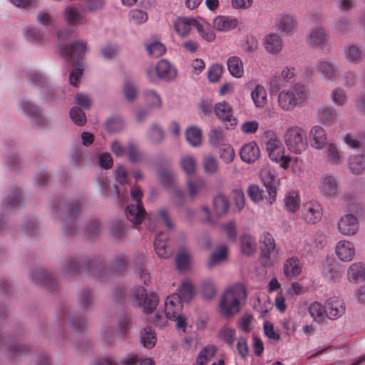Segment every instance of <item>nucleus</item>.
<instances>
[{
  "instance_id": "obj_56",
  "label": "nucleus",
  "mask_w": 365,
  "mask_h": 365,
  "mask_svg": "<svg viewBox=\"0 0 365 365\" xmlns=\"http://www.w3.org/2000/svg\"><path fill=\"white\" fill-rule=\"evenodd\" d=\"M129 233V227L123 222H119L115 224V242L125 240Z\"/></svg>"
},
{
  "instance_id": "obj_60",
  "label": "nucleus",
  "mask_w": 365,
  "mask_h": 365,
  "mask_svg": "<svg viewBox=\"0 0 365 365\" xmlns=\"http://www.w3.org/2000/svg\"><path fill=\"white\" fill-rule=\"evenodd\" d=\"M70 117L78 125H83L86 122V117L83 110L78 108H72L70 110Z\"/></svg>"
},
{
  "instance_id": "obj_58",
  "label": "nucleus",
  "mask_w": 365,
  "mask_h": 365,
  "mask_svg": "<svg viewBox=\"0 0 365 365\" xmlns=\"http://www.w3.org/2000/svg\"><path fill=\"white\" fill-rule=\"evenodd\" d=\"M223 69V66L221 64L212 65L209 68L207 73L209 81L213 83L219 81L222 75Z\"/></svg>"
},
{
  "instance_id": "obj_54",
  "label": "nucleus",
  "mask_w": 365,
  "mask_h": 365,
  "mask_svg": "<svg viewBox=\"0 0 365 365\" xmlns=\"http://www.w3.org/2000/svg\"><path fill=\"white\" fill-rule=\"evenodd\" d=\"M146 49L150 56L158 58L163 56L165 51V46L160 42L155 41L146 45Z\"/></svg>"
},
{
  "instance_id": "obj_18",
  "label": "nucleus",
  "mask_w": 365,
  "mask_h": 365,
  "mask_svg": "<svg viewBox=\"0 0 365 365\" xmlns=\"http://www.w3.org/2000/svg\"><path fill=\"white\" fill-rule=\"evenodd\" d=\"M182 308V302L179 300L177 294L168 296L165 301V313L166 317L173 318L181 313Z\"/></svg>"
},
{
  "instance_id": "obj_49",
  "label": "nucleus",
  "mask_w": 365,
  "mask_h": 365,
  "mask_svg": "<svg viewBox=\"0 0 365 365\" xmlns=\"http://www.w3.org/2000/svg\"><path fill=\"white\" fill-rule=\"evenodd\" d=\"M323 273L327 279L335 282L341 278V272L339 264L336 262H334L324 267Z\"/></svg>"
},
{
  "instance_id": "obj_22",
  "label": "nucleus",
  "mask_w": 365,
  "mask_h": 365,
  "mask_svg": "<svg viewBox=\"0 0 365 365\" xmlns=\"http://www.w3.org/2000/svg\"><path fill=\"white\" fill-rule=\"evenodd\" d=\"M154 247L156 254L160 258H169L173 255V250L169 247L167 243V237L160 233L154 240Z\"/></svg>"
},
{
  "instance_id": "obj_17",
  "label": "nucleus",
  "mask_w": 365,
  "mask_h": 365,
  "mask_svg": "<svg viewBox=\"0 0 365 365\" xmlns=\"http://www.w3.org/2000/svg\"><path fill=\"white\" fill-rule=\"evenodd\" d=\"M240 155L242 161L247 163H252L259 158V148L256 143L250 142L242 147Z\"/></svg>"
},
{
  "instance_id": "obj_21",
  "label": "nucleus",
  "mask_w": 365,
  "mask_h": 365,
  "mask_svg": "<svg viewBox=\"0 0 365 365\" xmlns=\"http://www.w3.org/2000/svg\"><path fill=\"white\" fill-rule=\"evenodd\" d=\"M250 95L255 107L264 108L267 106L268 102L267 92L262 85H255L252 88Z\"/></svg>"
},
{
  "instance_id": "obj_62",
  "label": "nucleus",
  "mask_w": 365,
  "mask_h": 365,
  "mask_svg": "<svg viewBox=\"0 0 365 365\" xmlns=\"http://www.w3.org/2000/svg\"><path fill=\"white\" fill-rule=\"evenodd\" d=\"M248 195L252 201L258 202L264 198V190L258 185H252L248 188Z\"/></svg>"
},
{
  "instance_id": "obj_61",
  "label": "nucleus",
  "mask_w": 365,
  "mask_h": 365,
  "mask_svg": "<svg viewBox=\"0 0 365 365\" xmlns=\"http://www.w3.org/2000/svg\"><path fill=\"white\" fill-rule=\"evenodd\" d=\"M123 93L128 101H132L138 95V88L133 83L127 81L123 86Z\"/></svg>"
},
{
  "instance_id": "obj_10",
  "label": "nucleus",
  "mask_w": 365,
  "mask_h": 365,
  "mask_svg": "<svg viewBox=\"0 0 365 365\" xmlns=\"http://www.w3.org/2000/svg\"><path fill=\"white\" fill-rule=\"evenodd\" d=\"M89 46L87 42L78 39L73 42L70 46H66L63 50V55L69 61H73V58L77 59L83 58L88 51Z\"/></svg>"
},
{
  "instance_id": "obj_12",
  "label": "nucleus",
  "mask_w": 365,
  "mask_h": 365,
  "mask_svg": "<svg viewBox=\"0 0 365 365\" xmlns=\"http://www.w3.org/2000/svg\"><path fill=\"white\" fill-rule=\"evenodd\" d=\"M277 21L278 30L285 34L292 35L298 29L294 16L284 13L278 16Z\"/></svg>"
},
{
  "instance_id": "obj_23",
  "label": "nucleus",
  "mask_w": 365,
  "mask_h": 365,
  "mask_svg": "<svg viewBox=\"0 0 365 365\" xmlns=\"http://www.w3.org/2000/svg\"><path fill=\"white\" fill-rule=\"evenodd\" d=\"M197 21L193 18L179 17L174 21V27L179 36L185 37L190 34L192 26L195 27Z\"/></svg>"
},
{
  "instance_id": "obj_16",
  "label": "nucleus",
  "mask_w": 365,
  "mask_h": 365,
  "mask_svg": "<svg viewBox=\"0 0 365 365\" xmlns=\"http://www.w3.org/2000/svg\"><path fill=\"white\" fill-rule=\"evenodd\" d=\"M319 188L320 192L326 197H334L339 194L337 182L331 175H325L322 178Z\"/></svg>"
},
{
  "instance_id": "obj_46",
  "label": "nucleus",
  "mask_w": 365,
  "mask_h": 365,
  "mask_svg": "<svg viewBox=\"0 0 365 365\" xmlns=\"http://www.w3.org/2000/svg\"><path fill=\"white\" fill-rule=\"evenodd\" d=\"M193 294V287L190 282H182L180 287H179L178 292L174 294H177L179 297V300L180 302L190 301L192 297Z\"/></svg>"
},
{
  "instance_id": "obj_27",
  "label": "nucleus",
  "mask_w": 365,
  "mask_h": 365,
  "mask_svg": "<svg viewBox=\"0 0 365 365\" xmlns=\"http://www.w3.org/2000/svg\"><path fill=\"white\" fill-rule=\"evenodd\" d=\"M131 317L128 313H122L118 315L115 325V336L124 338L127 336L130 327Z\"/></svg>"
},
{
  "instance_id": "obj_33",
  "label": "nucleus",
  "mask_w": 365,
  "mask_h": 365,
  "mask_svg": "<svg viewBox=\"0 0 365 365\" xmlns=\"http://www.w3.org/2000/svg\"><path fill=\"white\" fill-rule=\"evenodd\" d=\"M140 339L143 346L152 349L157 341L156 334L150 327H145L140 333Z\"/></svg>"
},
{
  "instance_id": "obj_31",
  "label": "nucleus",
  "mask_w": 365,
  "mask_h": 365,
  "mask_svg": "<svg viewBox=\"0 0 365 365\" xmlns=\"http://www.w3.org/2000/svg\"><path fill=\"white\" fill-rule=\"evenodd\" d=\"M227 66L232 76L240 78L244 75V64L240 57L237 56L229 57L227 60Z\"/></svg>"
},
{
  "instance_id": "obj_41",
  "label": "nucleus",
  "mask_w": 365,
  "mask_h": 365,
  "mask_svg": "<svg viewBox=\"0 0 365 365\" xmlns=\"http://www.w3.org/2000/svg\"><path fill=\"white\" fill-rule=\"evenodd\" d=\"M268 155L272 161L279 163L282 168L286 169L289 167L291 158L284 155V150L283 147Z\"/></svg>"
},
{
  "instance_id": "obj_1",
  "label": "nucleus",
  "mask_w": 365,
  "mask_h": 365,
  "mask_svg": "<svg viewBox=\"0 0 365 365\" xmlns=\"http://www.w3.org/2000/svg\"><path fill=\"white\" fill-rule=\"evenodd\" d=\"M247 297L243 285L237 284L227 288L220 296L218 303L219 313L232 318L240 312L241 302Z\"/></svg>"
},
{
  "instance_id": "obj_64",
  "label": "nucleus",
  "mask_w": 365,
  "mask_h": 365,
  "mask_svg": "<svg viewBox=\"0 0 365 365\" xmlns=\"http://www.w3.org/2000/svg\"><path fill=\"white\" fill-rule=\"evenodd\" d=\"M232 198L235 207L237 211H241L245 205V198L243 192L240 189L234 190L232 192Z\"/></svg>"
},
{
  "instance_id": "obj_42",
  "label": "nucleus",
  "mask_w": 365,
  "mask_h": 365,
  "mask_svg": "<svg viewBox=\"0 0 365 365\" xmlns=\"http://www.w3.org/2000/svg\"><path fill=\"white\" fill-rule=\"evenodd\" d=\"M284 202L287 209L291 212H294L299 208L300 200L297 192L292 191L288 192L284 197Z\"/></svg>"
},
{
  "instance_id": "obj_8",
  "label": "nucleus",
  "mask_w": 365,
  "mask_h": 365,
  "mask_svg": "<svg viewBox=\"0 0 365 365\" xmlns=\"http://www.w3.org/2000/svg\"><path fill=\"white\" fill-rule=\"evenodd\" d=\"M322 216L323 208L319 202L310 200L303 205L302 217L306 223L315 225L322 220Z\"/></svg>"
},
{
  "instance_id": "obj_28",
  "label": "nucleus",
  "mask_w": 365,
  "mask_h": 365,
  "mask_svg": "<svg viewBox=\"0 0 365 365\" xmlns=\"http://www.w3.org/2000/svg\"><path fill=\"white\" fill-rule=\"evenodd\" d=\"M63 16L66 22L72 26H78L85 21V17L76 6H70L65 9Z\"/></svg>"
},
{
  "instance_id": "obj_5",
  "label": "nucleus",
  "mask_w": 365,
  "mask_h": 365,
  "mask_svg": "<svg viewBox=\"0 0 365 365\" xmlns=\"http://www.w3.org/2000/svg\"><path fill=\"white\" fill-rule=\"evenodd\" d=\"M259 177L269 195L266 200L271 205L276 200L277 187L279 185L277 172L274 168L265 167L261 170Z\"/></svg>"
},
{
  "instance_id": "obj_34",
  "label": "nucleus",
  "mask_w": 365,
  "mask_h": 365,
  "mask_svg": "<svg viewBox=\"0 0 365 365\" xmlns=\"http://www.w3.org/2000/svg\"><path fill=\"white\" fill-rule=\"evenodd\" d=\"M216 115L224 121L230 122L233 118L232 108L227 102L217 103L214 108Z\"/></svg>"
},
{
  "instance_id": "obj_19",
  "label": "nucleus",
  "mask_w": 365,
  "mask_h": 365,
  "mask_svg": "<svg viewBox=\"0 0 365 365\" xmlns=\"http://www.w3.org/2000/svg\"><path fill=\"white\" fill-rule=\"evenodd\" d=\"M317 117L322 124L332 125L336 123L338 114L332 106H324L318 109Z\"/></svg>"
},
{
  "instance_id": "obj_15",
  "label": "nucleus",
  "mask_w": 365,
  "mask_h": 365,
  "mask_svg": "<svg viewBox=\"0 0 365 365\" xmlns=\"http://www.w3.org/2000/svg\"><path fill=\"white\" fill-rule=\"evenodd\" d=\"M335 253L340 260L350 262L355 255L354 245L350 241L340 240L336 245Z\"/></svg>"
},
{
  "instance_id": "obj_53",
  "label": "nucleus",
  "mask_w": 365,
  "mask_h": 365,
  "mask_svg": "<svg viewBox=\"0 0 365 365\" xmlns=\"http://www.w3.org/2000/svg\"><path fill=\"white\" fill-rule=\"evenodd\" d=\"M191 255L188 251H181L175 258V265L178 270L184 271L188 269Z\"/></svg>"
},
{
  "instance_id": "obj_32",
  "label": "nucleus",
  "mask_w": 365,
  "mask_h": 365,
  "mask_svg": "<svg viewBox=\"0 0 365 365\" xmlns=\"http://www.w3.org/2000/svg\"><path fill=\"white\" fill-rule=\"evenodd\" d=\"M345 59L353 64H358L364 59V54L360 48L354 44H348L344 48Z\"/></svg>"
},
{
  "instance_id": "obj_11",
  "label": "nucleus",
  "mask_w": 365,
  "mask_h": 365,
  "mask_svg": "<svg viewBox=\"0 0 365 365\" xmlns=\"http://www.w3.org/2000/svg\"><path fill=\"white\" fill-rule=\"evenodd\" d=\"M311 146L317 150L324 148L331 141L327 138L326 130L319 125L313 126L309 132Z\"/></svg>"
},
{
  "instance_id": "obj_4",
  "label": "nucleus",
  "mask_w": 365,
  "mask_h": 365,
  "mask_svg": "<svg viewBox=\"0 0 365 365\" xmlns=\"http://www.w3.org/2000/svg\"><path fill=\"white\" fill-rule=\"evenodd\" d=\"M133 200L135 204L127 206L125 215L128 220L134 225H139L142 222L145 214V209L141 202L143 192L138 187L132 189L130 192Z\"/></svg>"
},
{
  "instance_id": "obj_14",
  "label": "nucleus",
  "mask_w": 365,
  "mask_h": 365,
  "mask_svg": "<svg viewBox=\"0 0 365 365\" xmlns=\"http://www.w3.org/2000/svg\"><path fill=\"white\" fill-rule=\"evenodd\" d=\"M327 317L329 319H336L345 312V306L342 299L332 297L327 299L325 303Z\"/></svg>"
},
{
  "instance_id": "obj_29",
  "label": "nucleus",
  "mask_w": 365,
  "mask_h": 365,
  "mask_svg": "<svg viewBox=\"0 0 365 365\" xmlns=\"http://www.w3.org/2000/svg\"><path fill=\"white\" fill-rule=\"evenodd\" d=\"M264 46L269 53H278L283 47L282 40L278 34H270L264 37Z\"/></svg>"
},
{
  "instance_id": "obj_50",
  "label": "nucleus",
  "mask_w": 365,
  "mask_h": 365,
  "mask_svg": "<svg viewBox=\"0 0 365 365\" xmlns=\"http://www.w3.org/2000/svg\"><path fill=\"white\" fill-rule=\"evenodd\" d=\"M326 158L332 164H338L340 161L341 155L336 145L331 141L327 145Z\"/></svg>"
},
{
  "instance_id": "obj_51",
  "label": "nucleus",
  "mask_w": 365,
  "mask_h": 365,
  "mask_svg": "<svg viewBox=\"0 0 365 365\" xmlns=\"http://www.w3.org/2000/svg\"><path fill=\"white\" fill-rule=\"evenodd\" d=\"M350 171L356 175L361 173L364 169V158L361 155H353L349 159Z\"/></svg>"
},
{
  "instance_id": "obj_30",
  "label": "nucleus",
  "mask_w": 365,
  "mask_h": 365,
  "mask_svg": "<svg viewBox=\"0 0 365 365\" xmlns=\"http://www.w3.org/2000/svg\"><path fill=\"white\" fill-rule=\"evenodd\" d=\"M237 21L229 16H218L213 20V27L219 31H228L236 28Z\"/></svg>"
},
{
  "instance_id": "obj_48",
  "label": "nucleus",
  "mask_w": 365,
  "mask_h": 365,
  "mask_svg": "<svg viewBox=\"0 0 365 365\" xmlns=\"http://www.w3.org/2000/svg\"><path fill=\"white\" fill-rule=\"evenodd\" d=\"M332 102L338 106H344L348 101L346 92L341 88H335L331 93Z\"/></svg>"
},
{
  "instance_id": "obj_9",
  "label": "nucleus",
  "mask_w": 365,
  "mask_h": 365,
  "mask_svg": "<svg viewBox=\"0 0 365 365\" xmlns=\"http://www.w3.org/2000/svg\"><path fill=\"white\" fill-rule=\"evenodd\" d=\"M337 230L344 236L355 235L359 230V221L352 214H344L337 221Z\"/></svg>"
},
{
  "instance_id": "obj_26",
  "label": "nucleus",
  "mask_w": 365,
  "mask_h": 365,
  "mask_svg": "<svg viewBox=\"0 0 365 365\" xmlns=\"http://www.w3.org/2000/svg\"><path fill=\"white\" fill-rule=\"evenodd\" d=\"M157 72L160 79L170 81L177 76L176 69L165 59L160 60L157 64Z\"/></svg>"
},
{
  "instance_id": "obj_37",
  "label": "nucleus",
  "mask_w": 365,
  "mask_h": 365,
  "mask_svg": "<svg viewBox=\"0 0 365 365\" xmlns=\"http://www.w3.org/2000/svg\"><path fill=\"white\" fill-rule=\"evenodd\" d=\"M227 250L225 246H220L215 252L212 253L207 262V267L210 269L220 264L227 257Z\"/></svg>"
},
{
  "instance_id": "obj_6",
  "label": "nucleus",
  "mask_w": 365,
  "mask_h": 365,
  "mask_svg": "<svg viewBox=\"0 0 365 365\" xmlns=\"http://www.w3.org/2000/svg\"><path fill=\"white\" fill-rule=\"evenodd\" d=\"M316 70L323 78L329 81L338 82L342 78L343 69L329 59H320L316 64Z\"/></svg>"
},
{
  "instance_id": "obj_3",
  "label": "nucleus",
  "mask_w": 365,
  "mask_h": 365,
  "mask_svg": "<svg viewBox=\"0 0 365 365\" xmlns=\"http://www.w3.org/2000/svg\"><path fill=\"white\" fill-rule=\"evenodd\" d=\"M284 141L288 150L296 154H301L307 147L306 133L299 126L288 128L284 134Z\"/></svg>"
},
{
  "instance_id": "obj_7",
  "label": "nucleus",
  "mask_w": 365,
  "mask_h": 365,
  "mask_svg": "<svg viewBox=\"0 0 365 365\" xmlns=\"http://www.w3.org/2000/svg\"><path fill=\"white\" fill-rule=\"evenodd\" d=\"M134 299L145 314L152 313L157 307L159 299L155 293L147 294L143 287L137 288L134 292Z\"/></svg>"
},
{
  "instance_id": "obj_52",
  "label": "nucleus",
  "mask_w": 365,
  "mask_h": 365,
  "mask_svg": "<svg viewBox=\"0 0 365 365\" xmlns=\"http://www.w3.org/2000/svg\"><path fill=\"white\" fill-rule=\"evenodd\" d=\"M145 101L150 108H160L162 106L160 96L154 91L148 90L145 92Z\"/></svg>"
},
{
  "instance_id": "obj_44",
  "label": "nucleus",
  "mask_w": 365,
  "mask_h": 365,
  "mask_svg": "<svg viewBox=\"0 0 365 365\" xmlns=\"http://www.w3.org/2000/svg\"><path fill=\"white\" fill-rule=\"evenodd\" d=\"M165 137L163 129L157 124H153L148 132V138L152 144L160 143Z\"/></svg>"
},
{
  "instance_id": "obj_45",
  "label": "nucleus",
  "mask_w": 365,
  "mask_h": 365,
  "mask_svg": "<svg viewBox=\"0 0 365 365\" xmlns=\"http://www.w3.org/2000/svg\"><path fill=\"white\" fill-rule=\"evenodd\" d=\"M364 265L360 262L351 264L347 271L348 279L350 282H356L359 279H361Z\"/></svg>"
},
{
  "instance_id": "obj_13",
  "label": "nucleus",
  "mask_w": 365,
  "mask_h": 365,
  "mask_svg": "<svg viewBox=\"0 0 365 365\" xmlns=\"http://www.w3.org/2000/svg\"><path fill=\"white\" fill-rule=\"evenodd\" d=\"M328 33L322 26L313 29L307 37V43L313 47H324L328 42Z\"/></svg>"
},
{
  "instance_id": "obj_39",
  "label": "nucleus",
  "mask_w": 365,
  "mask_h": 365,
  "mask_svg": "<svg viewBox=\"0 0 365 365\" xmlns=\"http://www.w3.org/2000/svg\"><path fill=\"white\" fill-rule=\"evenodd\" d=\"M180 165L182 170L188 176V178L195 174L196 170V160L193 156L185 155L182 157L180 160Z\"/></svg>"
},
{
  "instance_id": "obj_55",
  "label": "nucleus",
  "mask_w": 365,
  "mask_h": 365,
  "mask_svg": "<svg viewBox=\"0 0 365 365\" xmlns=\"http://www.w3.org/2000/svg\"><path fill=\"white\" fill-rule=\"evenodd\" d=\"M203 168L208 175H213L218 170V163L215 158L211 155L205 156L203 159Z\"/></svg>"
},
{
  "instance_id": "obj_40",
  "label": "nucleus",
  "mask_w": 365,
  "mask_h": 365,
  "mask_svg": "<svg viewBox=\"0 0 365 365\" xmlns=\"http://www.w3.org/2000/svg\"><path fill=\"white\" fill-rule=\"evenodd\" d=\"M187 141L194 147L198 146L202 143V132L200 128L192 126L187 129L185 132Z\"/></svg>"
},
{
  "instance_id": "obj_24",
  "label": "nucleus",
  "mask_w": 365,
  "mask_h": 365,
  "mask_svg": "<svg viewBox=\"0 0 365 365\" xmlns=\"http://www.w3.org/2000/svg\"><path fill=\"white\" fill-rule=\"evenodd\" d=\"M206 189L205 182L201 179H197L196 180H192L190 178L187 180V191L188 197L195 200L196 198L200 197L205 190Z\"/></svg>"
},
{
  "instance_id": "obj_2",
  "label": "nucleus",
  "mask_w": 365,
  "mask_h": 365,
  "mask_svg": "<svg viewBox=\"0 0 365 365\" xmlns=\"http://www.w3.org/2000/svg\"><path fill=\"white\" fill-rule=\"evenodd\" d=\"M309 97V91L307 86L297 83L288 88L279 91L277 96L278 106L284 111H292L300 108Z\"/></svg>"
},
{
  "instance_id": "obj_63",
  "label": "nucleus",
  "mask_w": 365,
  "mask_h": 365,
  "mask_svg": "<svg viewBox=\"0 0 365 365\" xmlns=\"http://www.w3.org/2000/svg\"><path fill=\"white\" fill-rule=\"evenodd\" d=\"M235 330L230 327H224L220 329L219 336L225 343L232 346L235 341Z\"/></svg>"
},
{
  "instance_id": "obj_59",
  "label": "nucleus",
  "mask_w": 365,
  "mask_h": 365,
  "mask_svg": "<svg viewBox=\"0 0 365 365\" xmlns=\"http://www.w3.org/2000/svg\"><path fill=\"white\" fill-rule=\"evenodd\" d=\"M127 154L132 162L141 160L143 158V153L137 148L133 143H130L127 148Z\"/></svg>"
},
{
  "instance_id": "obj_47",
  "label": "nucleus",
  "mask_w": 365,
  "mask_h": 365,
  "mask_svg": "<svg viewBox=\"0 0 365 365\" xmlns=\"http://www.w3.org/2000/svg\"><path fill=\"white\" fill-rule=\"evenodd\" d=\"M216 348L214 346L208 345L203 348L198 354L196 363L198 365H205L215 355Z\"/></svg>"
},
{
  "instance_id": "obj_20",
  "label": "nucleus",
  "mask_w": 365,
  "mask_h": 365,
  "mask_svg": "<svg viewBox=\"0 0 365 365\" xmlns=\"http://www.w3.org/2000/svg\"><path fill=\"white\" fill-rule=\"evenodd\" d=\"M302 272V265L297 257L288 258L283 265V273L288 279L297 277Z\"/></svg>"
},
{
  "instance_id": "obj_38",
  "label": "nucleus",
  "mask_w": 365,
  "mask_h": 365,
  "mask_svg": "<svg viewBox=\"0 0 365 365\" xmlns=\"http://www.w3.org/2000/svg\"><path fill=\"white\" fill-rule=\"evenodd\" d=\"M277 251L276 248L261 249L260 260L263 266L271 267L277 262Z\"/></svg>"
},
{
  "instance_id": "obj_35",
  "label": "nucleus",
  "mask_w": 365,
  "mask_h": 365,
  "mask_svg": "<svg viewBox=\"0 0 365 365\" xmlns=\"http://www.w3.org/2000/svg\"><path fill=\"white\" fill-rule=\"evenodd\" d=\"M310 316L317 322H322L327 316L326 306L324 307L318 302H313L308 307Z\"/></svg>"
},
{
  "instance_id": "obj_36",
  "label": "nucleus",
  "mask_w": 365,
  "mask_h": 365,
  "mask_svg": "<svg viewBox=\"0 0 365 365\" xmlns=\"http://www.w3.org/2000/svg\"><path fill=\"white\" fill-rule=\"evenodd\" d=\"M195 28L200 36L207 42H212L215 39V34L210 27L207 22L203 20H197Z\"/></svg>"
},
{
  "instance_id": "obj_57",
  "label": "nucleus",
  "mask_w": 365,
  "mask_h": 365,
  "mask_svg": "<svg viewBox=\"0 0 365 365\" xmlns=\"http://www.w3.org/2000/svg\"><path fill=\"white\" fill-rule=\"evenodd\" d=\"M216 287L214 283L210 280H205L202 284V294L206 299H211L216 294Z\"/></svg>"
},
{
  "instance_id": "obj_25",
  "label": "nucleus",
  "mask_w": 365,
  "mask_h": 365,
  "mask_svg": "<svg viewBox=\"0 0 365 365\" xmlns=\"http://www.w3.org/2000/svg\"><path fill=\"white\" fill-rule=\"evenodd\" d=\"M229 210V200L222 195L218 194L212 199V213L217 217L226 215Z\"/></svg>"
},
{
  "instance_id": "obj_43",
  "label": "nucleus",
  "mask_w": 365,
  "mask_h": 365,
  "mask_svg": "<svg viewBox=\"0 0 365 365\" xmlns=\"http://www.w3.org/2000/svg\"><path fill=\"white\" fill-rule=\"evenodd\" d=\"M241 250L243 254L251 255L255 252L257 246L254 238L248 235H245L241 237Z\"/></svg>"
}]
</instances>
